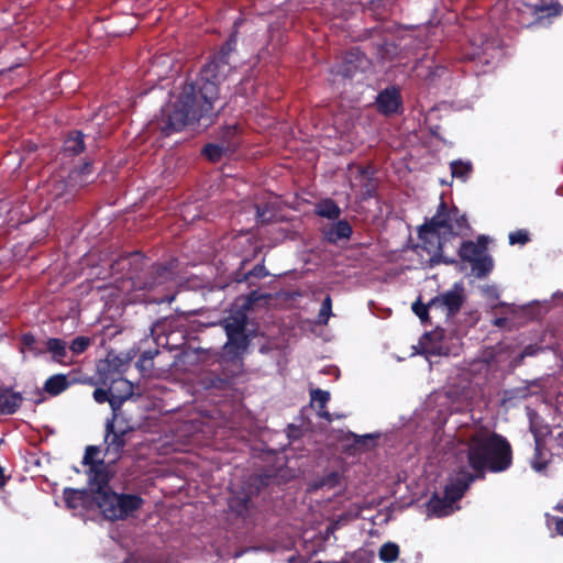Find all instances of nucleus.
I'll use <instances>...</instances> for the list:
<instances>
[{
	"instance_id": "49530a36",
	"label": "nucleus",
	"mask_w": 563,
	"mask_h": 563,
	"mask_svg": "<svg viewBox=\"0 0 563 563\" xmlns=\"http://www.w3.org/2000/svg\"><path fill=\"white\" fill-rule=\"evenodd\" d=\"M329 400V391L322 389H313L311 391V401L318 404L319 409H324Z\"/></svg>"
},
{
	"instance_id": "1a4fd4ad",
	"label": "nucleus",
	"mask_w": 563,
	"mask_h": 563,
	"mask_svg": "<svg viewBox=\"0 0 563 563\" xmlns=\"http://www.w3.org/2000/svg\"><path fill=\"white\" fill-rule=\"evenodd\" d=\"M86 475L87 482L90 486V492L87 489L66 487L63 493H115L112 489L107 490L113 476V472L108 463H93L91 466L86 467Z\"/></svg>"
},
{
	"instance_id": "39448f33",
	"label": "nucleus",
	"mask_w": 563,
	"mask_h": 563,
	"mask_svg": "<svg viewBox=\"0 0 563 563\" xmlns=\"http://www.w3.org/2000/svg\"><path fill=\"white\" fill-rule=\"evenodd\" d=\"M418 238L420 243L415 245V251L419 255H421L420 251L427 253L428 258L426 260V264L428 267H434L440 264L452 265L456 263L454 258H449L444 255V247L450 239L437 228L430 225V222L426 221L419 227Z\"/></svg>"
},
{
	"instance_id": "ddd939ff",
	"label": "nucleus",
	"mask_w": 563,
	"mask_h": 563,
	"mask_svg": "<svg viewBox=\"0 0 563 563\" xmlns=\"http://www.w3.org/2000/svg\"><path fill=\"white\" fill-rule=\"evenodd\" d=\"M464 495H431V498L426 503V514L428 517H446L453 514L459 506L457 501Z\"/></svg>"
},
{
	"instance_id": "13d9d810",
	"label": "nucleus",
	"mask_w": 563,
	"mask_h": 563,
	"mask_svg": "<svg viewBox=\"0 0 563 563\" xmlns=\"http://www.w3.org/2000/svg\"><path fill=\"white\" fill-rule=\"evenodd\" d=\"M555 509L559 510V511H563V504L562 503H559L556 506H555Z\"/></svg>"
},
{
	"instance_id": "b1692460",
	"label": "nucleus",
	"mask_w": 563,
	"mask_h": 563,
	"mask_svg": "<svg viewBox=\"0 0 563 563\" xmlns=\"http://www.w3.org/2000/svg\"><path fill=\"white\" fill-rule=\"evenodd\" d=\"M360 177L363 183L361 185V197L363 200L371 199L376 196L377 181L373 178V174L366 167L358 169Z\"/></svg>"
},
{
	"instance_id": "a19ab883",
	"label": "nucleus",
	"mask_w": 563,
	"mask_h": 563,
	"mask_svg": "<svg viewBox=\"0 0 563 563\" xmlns=\"http://www.w3.org/2000/svg\"><path fill=\"white\" fill-rule=\"evenodd\" d=\"M332 314V299L330 295H327L321 303V308L318 314V322L320 324H327L330 316Z\"/></svg>"
},
{
	"instance_id": "864d4df0",
	"label": "nucleus",
	"mask_w": 563,
	"mask_h": 563,
	"mask_svg": "<svg viewBox=\"0 0 563 563\" xmlns=\"http://www.w3.org/2000/svg\"><path fill=\"white\" fill-rule=\"evenodd\" d=\"M319 416L323 419H325L327 421L331 422L332 421V417H331V413L329 411L324 409H320L319 411Z\"/></svg>"
},
{
	"instance_id": "c9c22d12",
	"label": "nucleus",
	"mask_w": 563,
	"mask_h": 563,
	"mask_svg": "<svg viewBox=\"0 0 563 563\" xmlns=\"http://www.w3.org/2000/svg\"><path fill=\"white\" fill-rule=\"evenodd\" d=\"M378 556L384 563H394L399 556V547L394 542L384 543L379 551Z\"/></svg>"
},
{
	"instance_id": "a211bd4d",
	"label": "nucleus",
	"mask_w": 563,
	"mask_h": 563,
	"mask_svg": "<svg viewBox=\"0 0 563 563\" xmlns=\"http://www.w3.org/2000/svg\"><path fill=\"white\" fill-rule=\"evenodd\" d=\"M23 396L8 387H0V415H13L21 407Z\"/></svg>"
},
{
	"instance_id": "aec40b11",
	"label": "nucleus",
	"mask_w": 563,
	"mask_h": 563,
	"mask_svg": "<svg viewBox=\"0 0 563 563\" xmlns=\"http://www.w3.org/2000/svg\"><path fill=\"white\" fill-rule=\"evenodd\" d=\"M236 150V142L213 144L208 143L202 148V154L212 163L221 161L223 155L231 154Z\"/></svg>"
},
{
	"instance_id": "4d7b16f0",
	"label": "nucleus",
	"mask_w": 563,
	"mask_h": 563,
	"mask_svg": "<svg viewBox=\"0 0 563 563\" xmlns=\"http://www.w3.org/2000/svg\"><path fill=\"white\" fill-rule=\"evenodd\" d=\"M5 484V477L3 474V468L0 466V487H2Z\"/></svg>"
},
{
	"instance_id": "a878e982",
	"label": "nucleus",
	"mask_w": 563,
	"mask_h": 563,
	"mask_svg": "<svg viewBox=\"0 0 563 563\" xmlns=\"http://www.w3.org/2000/svg\"><path fill=\"white\" fill-rule=\"evenodd\" d=\"M92 396L95 401L98 404L109 402L114 413L115 411H120L122 407V397H114L111 387L108 389L96 388Z\"/></svg>"
},
{
	"instance_id": "4468645a",
	"label": "nucleus",
	"mask_w": 563,
	"mask_h": 563,
	"mask_svg": "<svg viewBox=\"0 0 563 563\" xmlns=\"http://www.w3.org/2000/svg\"><path fill=\"white\" fill-rule=\"evenodd\" d=\"M470 468L468 465L454 470L449 477L443 493H465L473 482L485 477V475H479L478 472L470 471Z\"/></svg>"
},
{
	"instance_id": "052dcab7",
	"label": "nucleus",
	"mask_w": 563,
	"mask_h": 563,
	"mask_svg": "<svg viewBox=\"0 0 563 563\" xmlns=\"http://www.w3.org/2000/svg\"><path fill=\"white\" fill-rule=\"evenodd\" d=\"M158 330H159V325H156L155 328H153V330H152V331H153V333H157V332H158Z\"/></svg>"
},
{
	"instance_id": "6e6552de",
	"label": "nucleus",
	"mask_w": 563,
	"mask_h": 563,
	"mask_svg": "<svg viewBox=\"0 0 563 563\" xmlns=\"http://www.w3.org/2000/svg\"><path fill=\"white\" fill-rule=\"evenodd\" d=\"M562 5L553 0H520L517 21L522 27H530L542 20L561 14Z\"/></svg>"
},
{
	"instance_id": "e433bc0d",
	"label": "nucleus",
	"mask_w": 563,
	"mask_h": 563,
	"mask_svg": "<svg viewBox=\"0 0 563 563\" xmlns=\"http://www.w3.org/2000/svg\"><path fill=\"white\" fill-rule=\"evenodd\" d=\"M267 275L268 273L266 272L265 266L263 264H257L247 273H236L235 280L238 283L249 282L251 277L262 279Z\"/></svg>"
},
{
	"instance_id": "412c9836",
	"label": "nucleus",
	"mask_w": 563,
	"mask_h": 563,
	"mask_svg": "<svg viewBox=\"0 0 563 563\" xmlns=\"http://www.w3.org/2000/svg\"><path fill=\"white\" fill-rule=\"evenodd\" d=\"M86 148L85 134L81 131L74 130L69 132L63 143V151L66 155L76 156Z\"/></svg>"
},
{
	"instance_id": "de8ad7c7",
	"label": "nucleus",
	"mask_w": 563,
	"mask_h": 563,
	"mask_svg": "<svg viewBox=\"0 0 563 563\" xmlns=\"http://www.w3.org/2000/svg\"><path fill=\"white\" fill-rule=\"evenodd\" d=\"M136 367L141 372L143 376H148L152 374V371L154 368V362L147 358L139 357V360L135 363Z\"/></svg>"
},
{
	"instance_id": "79ce46f5",
	"label": "nucleus",
	"mask_w": 563,
	"mask_h": 563,
	"mask_svg": "<svg viewBox=\"0 0 563 563\" xmlns=\"http://www.w3.org/2000/svg\"><path fill=\"white\" fill-rule=\"evenodd\" d=\"M91 344V340L88 336L79 335L76 336L70 345L69 349L74 354H81L84 353Z\"/></svg>"
},
{
	"instance_id": "423d86ee",
	"label": "nucleus",
	"mask_w": 563,
	"mask_h": 563,
	"mask_svg": "<svg viewBox=\"0 0 563 563\" xmlns=\"http://www.w3.org/2000/svg\"><path fill=\"white\" fill-rule=\"evenodd\" d=\"M488 238L479 235L476 242L463 241L457 250L461 261L471 264L472 272L477 278L486 277L494 267L493 258L487 254Z\"/></svg>"
},
{
	"instance_id": "09e8293b",
	"label": "nucleus",
	"mask_w": 563,
	"mask_h": 563,
	"mask_svg": "<svg viewBox=\"0 0 563 563\" xmlns=\"http://www.w3.org/2000/svg\"><path fill=\"white\" fill-rule=\"evenodd\" d=\"M547 522L549 527H554L556 534L563 536V517L548 516Z\"/></svg>"
},
{
	"instance_id": "6ab92c4d",
	"label": "nucleus",
	"mask_w": 563,
	"mask_h": 563,
	"mask_svg": "<svg viewBox=\"0 0 563 563\" xmlns=\"http://www.w3.org/2000/svg\"><path fill=\"white\" fill-rule=\"evenodd\" d=\"M364 510V506L358 503H354L346 510L342 511L339 515H335L332 519L331 525L329 526V531L338 530L347 523L358 519L362 516V511Z\"/></svg>"
},
{
	"instance_id": "dca6fc26",
	"label": "nucleus",
	"mask_w": 563,
	"mask_h": 563,
	"mask_svg": "<svg viewBox=\"0 0 563 563\" xmlns=\"http://www.w3.org/2000/svg\"><path fill=\"white\" fill-rule=\"evenodd\" d=\"M353 233L352 225L346 220H338L322 230L323 240L330 244L350 240Z\"/></svg>"
},
{
	"instance_id": "72a5a7b5",
	"label": "nucleus",
	"mask_w": 563,
	"mask_h": 563,
	"mask_svg": "<svg viewBox=\"0 0 563 563\" xmlns=\"http://www.w3.org/2000/svg\"><path fill=\"white\" fill-rule=\"evenodd\" d=\"M143 500L141 495H119L120 510L122 511V519L132 511L139 509Z\"/></svg>"
},
{
	"instance_id": "cd10ccee",
	"label": "nucleus",
	"mask_w": 563,
	"mask_h": 563,
	"mask_svg": "<svg viewBox=\"0 0 563 563\" xmlns=\"http://www.w3.org/2000/svg\"><path fill=\"white\" fill-rule=\"evenodd\" d=\"M114 397H122V404L133 395V385L123 377H111L110 385Z\"/></svg>"
},
{
	"instance_id": "58836bf2",
	"label": "nucleus",
	"mask_w": 563,
	"mask_h": 563,
	"mask_svg": "<svg viewBox=\"0 0 563 563\" xmlns=\"http://www.w3.org/2000/svg\"><path fill=\"white\" fill-rule=\"evenodd\" d=\"M100 449L97 445H88L85 450L82 457V465L85 467L91 466L93 463L104 462L103 459L99 457Z\"/></svg>"
},
{
	"instance_id": "473e14b6",
	"label": "nucleus",
	"mask_w": 563,
	"mask_h": 563,
	"mask_svg": "<svg viewBox=\"0 0 563 563\" xmlns=\"http://www.w3.org/2000/svg\"><path fill=\"white\" fill-rule=\"evenodd\" d=\"M21 352L27 350L34 356H38L45 353L44 343H41L32 333L27 332L22 334L21 339Z\"/></svg>"
},
{
	"instance_id": "37998d69",
	"label": "nucleus",
	"mask_w": 563,
	"mask_h": 563,
	"mask_svg": "<svg viewBox=\"0 0 563 563\" xmlns=\"http://www.w3.org/2000/svg\"><path fill=\"white\" fill-rule=\"evenodd\" d=\"M415 314L421 320V322L426 323L429 321V310L431 306L428 303H423L420 299L416 300L411 307Z\"/></svg>"
},
{
	"instance_id": "9b49d317",
	"label": "nucleus",
	"mask_w": 563,
	"mask_h": 563,
	"mask_svg": "<svg viewBox=\"0 0 563 563\" xmlns=\"http://www.w3.org/2000/svg\"><path fill=\"white\" fill-rule=\"evenodd\" d=\"M132 430L130 426L117 427V419L107 420L104 435V454L118 459L126 444L125 435Z\"/></svg>"
},
{
	"instance_id": "bb28decb",
	"label": "nucleus",
	"mask_w": 563,
	"mask_h": 563,
	"mask_svg": "<svg viewBox=\"0 0 563 563\" xmlns=\"http://www.w3.org/2000/svg\"><path fill=\"white\" fill-rule=\"evenodd\" d=\"M247 317L243 312H238L234 316L229 317L224 322V330L227 335L240 334L246 331Z\"/></svg>"
},
{
	"instance_id": "c03bdc74",
	"label": "nucleus",
	"mask_w": 563,
	"mask_h": 563,
	"mask_svg": "<svg viewBox=\"0 0 563 563\" xmlns=\"http://www.w3.org/2000/svg\"><path fill=\"white\" fill-rule=\"evenodd\" d=\"M508 239L510 245H525L530 241V234L527 230L519 229L514 232H510Z\"/></svg>"
},
{
	"instance_id": "6e6d98bb",
	"label": "nucleus",
	"mask_w": 563,
	"mask_h": 563,
	"mask_svg": "<svg viewBox=\"0 0 563 563\" xmlns=\"http://www.w3.org/2000/svg\"><path fill=\"white\" fill-rule=\"evenodd\" d=\"M434 336H438L439 339H441V338H442V334H440V333H438V332H434V333L428 332V333H426V334L423 335V338H424L426 340H431V339H433Z\"/></svg>"
},
{
	"instance_id": "5701e85b",
	"label": "nucleus",
	"mask_w": 563,
	"mask_h": 563,
	"mask_svg": "<svg viewBox=\"0 0 563 563\" xmlns=\"http://www.w3.org/2000/svg\"><path fill=\"white\" fill-rule=\"evenodd\" d=\"M70 386L68 377L64 374H55L49 376L44 383V391L51 396H57Z\"/></svg>"
},
{
	"instance_id": "bf43d9fd",
	"label": "nucleus",
	"mask_w": 563,
	"mask_h": 563,
	"mask_svg": "<svg viewBox=\"0 0 563 563\" xmlns=\"http://www.w3.org/2000/svg\"><path fill=\"white\" fill-rule=\"evenodd\" d=\"M373 31H374V29H373V30H365L366 37H369V36H371V33H372Z\"/></svg>"
},
{
	"instance_id": "5fc2aeb1",
	"label": "nucleus",
	"mask_w": 563,
	"mask_h": 563,
	"mask_svg": "<svg viewBox=\"0 0 563 563\" xmlns=\"http://www.w3.org/2000/svg\"><path fill=\"white\" fill-rule=\"evenodd\" d=\"M354 437H355V443H357V444H364L366 442V440L372 438L369 434L363 435V437L354 434Z\"/></svg>"
},
{
	"instance_id": "20e7f679",
	"label": "nucleus",
	"mask_w": 563,
	"mask_h": 563,
	"mask_svg": "<svg viewBox=\"0 0 563 563\" xmlns=\"http://www.w3.org/2000/svg\"><path fill=\"white\" fill-rule=\"evenodd\" d=\"M62 503L74 510V515L85 519L89 518L90 511H98L112 521L122 519L119 495H59L55 505L59 506Z\"/></svg>"
},
{
	"instance_id": "f257e3e1",
	"label": "nucleus",
	"mask_w": 563,
	"mask_h": 563,
	"mask_svg": "<svg viewBox=\"0 0 563 563\" xmlns=\"http://www.w3.org/2000/svg\"><path fill=\"white\" fill-rule=\"evenodd\" d=\"M231 42L209 57L195 79H187L178 99L162 110L156 126L164 136L181 131L186 125L214 115V102L219 99V87L232 70Z\"/></svg>"
},
{
	"instance_id": "9d476101",
	"label": "nucleus",
	"mask_w": 563,
	"mask_h": 563,
	"mask_svg": "<svg viewBox=\"0 0 563 563\" xmlns=\"http://www.w3.org/2000/svg\"><path fill=\"white\" fill-rule=\"evenodd\" d=\"M465 301L464 288L461 284L439 294L429 301L432 310H440L448 319L455 317Z\"/></svg>"
},
{
	"instance_id": "2eb2a0df",
	"label": "nucleus",
	"mask_w": 563,
	"mask_h": 563,
	"mask_svg": "<svg viewBox=\"0 0 563 563\" xmlns=\"http://www.w3.org/2000/svg\"><path fill=\"white\" fill-rule=\"evenodd\" d=\"M367 63L365 55L358 48L347 51L336 66L335 74L344 78H353Z\"/></svg>"
},
{
	"instance_id": "f704fd0d",
	"label": "nucleus",
	"mask_w": 563,
	"mask_h": 563,
	"mask_svg": "<svg viewBox=\"0 0 563 563\" xmlns=\"http://www.w3.org/2000/svg\"><path fill=\"white\" fill-rule=\"evenodd\" d=\"M450 168L452 176L462 180H466L473 172L472 164L461 159L451 162Z\"/></svg>"
},
{
	"instance_id": "4be33fe9",
	"label": "nucleus",
	"mask_w": 563,
	"mask_h": 563,
	"mask_svg": "<svg viewBox=\"0 0 563 563\" xmlns=\"http://www.w3.org/2000/svg\"><path fill=\"white\" fill-rule=\"evenodd\" d=\"M227 338L228 341L224 345V350H227L229 354H233L235 356L240 355L244 353L250 345V338L246 331L241 332L240 334H229Z\"/></svg>"
},
{
	"instance_id": "7ed1b4c3",
	"label": "nucleus",
	"mask_w": 563,
	"mask_h": 563,
	"mask_svg": "<svg viewBox=\"0 0 563 563\" xmlns=\"http://www.w3.org/2000/svg\"><path fill=\"white\" fill-rule=\"evenodd\" d=\"M467 461L471 470L485 475L500 473L512 464V449L501 434L485 429L475 431L466 440Z\"/></svg>"
},
{
	"instance_id": "f03ea898",
	"label": "nucleus",
	"mask_w": 563,
	"mask_h": 563,
	"mask_svg": "<svg viewBox=\"0 0 563 563\" xmlns=\"http://www.w3.org/2000/svg\"><path fill=\"white\" fill-rule=\"evenodd\" d=\"M111 274L126 278L133 290L148 294V301L164 303L175 300L172 287L178 274V261L172 258L164 263H154L141 252L120 255L110 266Z\"/></svg>"
},
{
	"instance_id": "8fccbe9b",
	"label": "nucleus",
	"mask_w": 563,
	"mask_h": 563,
	"mask_svg": "<svg viewBox=\"0 0 563 563\" xmlns=\"http://www.w3.org/2000/svg\"><path fill=\"white\" fill-rule=\"evenodd\" d=\"M540 350V347H538L537 345H528L523 349V351L521 352L520 354V360L527 357V356H533L538 353V351Z\"/></svg>"
},
{
	"instance_id": "c756f323",
	"label": "nucleus",
	"mask_w": 563,
	"mask_h": 563,
	"mask_svg": "<svg viewBox=\"0 0 563 563\" xmlns=\"http://www.w3.org/2000/svg\"><path fill=\"white\" fill-rule=\"evenodd\" d=\"M390 4V0H369L364 4V11L371 12L375 20L382 21L386 19Z\"/></svg>"
},
{
	"instance_id": "4c0bfd02",
	"label": "nucleus",
	"mask_w": 563,
	"mask_h": 563,
	"mask_svg": "<svg viewBox=\"0 0 563 563\" xmlns=\"http://www.w3.org/2000/svg\"><path fill=\"white\" fill-rule=\"evenodd\" d=\"M275 481V474L271 471L256 473L251 477V484L257 489L268 487Z\"/></svg>"
},
{
	"instance_id": "f3484780",
	"label": "nucleus",
	"mask_w": 563,
	"mask_h": 563,
	"mask_svg": "<svg viewBox=\"0 0 563 563\" xmlns=\"http://www.w3.org/2000/svg\"><path fill=\"white\" fill-rule=\"evenodd\" d=\"M92 164L85 162L80 167L74 168L68 174L66 186L70 189H79L92 181Z\"/></svg>"
},
{
	"instance_id": "f8f14e48",
	"label": "nucleus",
	"mask_w": 563,
	"mask_h": 563,
	"mask_svg": "<svg viewBox=\"0 0 563 563\" xmlns=\"http://www.w3.org/2000/svg\"><path fill=\"white\" fill-rule=\"evenodd\" d=\"M379 113L390 117L399 113L402 109V97L397 86H390L378 92L375 100Z\"/></svg>"
},
{
	"instance_id": "3c124183",
	"label": "nucleus",
	"mask_w": 563,
	"mask_h": 563,
	"mask_svg": "<svg viewBox=\"0 0 563 563\" xmlns=\"http://www.w3.org/2000/svg\"><path fill=\"white\" fill-rule=\"evenodd\" d=\"M159 353V351L157 349H154V350H146L144 352L141 353V357L143 358H147V360H151L154 362V357Z\"/></svg>"
},
{
	"instance_id": "680f3d73",
	"label": "nucleus",
	"mask_w": 563,
	"mask_h": 563,
	"mask_svg": "<svg viewBox=\"0 0 563 563\" xmlns=\"http://www.w3.org/2000/svg\"><path fill=\"white\" fill-rule=\"evenodd\" d=\"M164 344H166V345H167V344H169V342H168V338H166V340H165V343H164Z\"/></svg>"
},
{
	"instance_id": "a18cd8bd",
	"label": "nucleus",
	"mask_w": 563,
	"mask_h": 563,
	"mask_svg": "<svg viewBox=\"0 0 563 563\" xmlns=\"http://www.w3.org/2000/svg\"><path fill=\"white\" fill-rule=\"evenodd\" d=\"M232 142H236V146L239 145V128L238 125H230V126H227L223 132H222V136H221V143H232Z\"/></svg>"
},
{
	"instance_id": "393cba45",
	"label": "nucleus",
	"mask_w": 563,
	"mask_h": 563,
	"mask_svg": "<svg viewBox=\"0 0 563 563\" xmlns=\"http://www.w3.org/2000/svg\"><path fill=\"white\" fill-rule=\"evenodd\" d=\"M314 212L319 217L336 220L341 214V209L334 200L325 198L316 205Z\"/></svg>"
},
{
	"instance_id": "7c9ffc66",
	"label": "nucleus",
	"mask_w": 563,
	"mask_h": 563,
	"mask_svg": "<svg viewBox=\"0 0 563 563\" xmlns=\"http://www.w3.org/2000/svg\"><path fill=\"white\" fill-rule=\"evenodd\" d=\"M66 346V342L58 338H49L44 343L45 352L52 353L54 361L59 363L63 362L67 355Z\"/></svg>"
},
{
	"instance_id": "0eeeda50",
	"label": "nucleus",
	"mask_w": 563,
	"mask_h": 563,
	"mask_svg": "<svg viewBox=\"0 0 563 563\" xmlns=\"http://www.w3.org/2000/svg\"><path fill=\"white\" fill-rule=\"evenodd\" d=\"M427 221L450 240L464 234L471 229L466 216L461 213L455 206L449 208L444 200H441L435 214Z\"/></svg>"
},
{
	"instance_id": "ea45409f",
	"label": "nucleus",
	"mask_w": 563,
	"mask_h": 563,
	"mask_svg": "<svg viewBox=\"0 0 563 563\" xmlns=\"http://www.w3.org/2000/svg\"><path fill=\"white\" fill-rule=\"evenodd\" d=\"M256 217L257 222L262 224L272 222L275 217L272 206L269 203L256 205Z\"/></svg>"
},
{
	"instance_id": "2f4dec72",
	"label": "nucleus",
	"mask_w": 563,
	"mask_h": 563,
	"mask_svg": "<svg viewBox=\"0 0 563 563\" xmlns=\"http://www.w3.org/2000/svg\"><path fill=\"white\" fill-rule=\"evenodd\" d=\"M341 479V475L336 471H331L328 474L313 481L311 489H333L335 488Z\"/></svg>"
},
{
	"instance_id": "c85d7f7f",
	"label": "nucleus",
	"mask_w": 563,
	"mask_h": 563,
	"mask_svg": "<svg viewBox=\"0 0 563 563\" xmlns=\"http://www.w3.org/2000/svg\"><path fill=\"white\" fill-rule=\"evenodd\" d=\"M251 495H231L228 499V507L231 512L244 517L250 507Z\"/></svg>"
},
{
	"instance_id": "603ef678",
	"label": "nucleus",
	"mask_w": 563,
	"mask_h": 563,
	"mask_svg": "<svg viewBox=\"0 0 563 563\" xmlns=\"http://www.w3.org/2000/svg\"><path fill=\"white\" fill-rule=\"evenodd\" d=\"M117 419V427H125V426H129V423L120 417V413L119 411H115V416H114V412L112 411V418L110 420H114Z\"/></svg>"
}]
</instances>
